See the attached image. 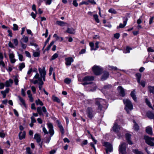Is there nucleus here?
<instances>
[{
    "label": "nucleus",
    "instance_id": "1",
    "mask_svg": "<svg viewBox=\"0 0 154 154\" xmlns=\"http://www.w3.org/2000/svg\"><path fill=\"white\" fill-rule=\"evenodd\" d=\"M47 125L49 129L48 132L45 127H43L42 131L45 134H48L49 133L51 137H52L54 134V131L53 129V126L51 123H49L47 124Z\"/></svg>",
    "mask_w": 154,
    "mask_h": 154
},
{
    "label": "nucleus",
    "instance_id": "2",
    "mask_svg": "<svg viewBox=\"0 0 154 154\" xmlns=\"http://www.w3.org/2000/svg\"><path fill=\"white\" fill-rule=\"evenodd\" d=\"M124 103L125 105V109L128 113L129 112V110H131L133 109V105L131 101L127 99H124L123 100Z\"/></svg>",
    "mask_w": 154,
    "mask_h": 154
},
{
    "label": "nucleus",
    "instance_id": "3",
    "mask_svg": "<svg viewBox=\"0 0 154 154\" xmlns=\"http://www.w3.org/2000/svg\"><path fill=\"white\" fill-rule=\"evenodd\" d=\"M29 41L28 37L25 36V35L22 36V38L20 41V42L21 45V47L23 49H25L27 47V45L24 44V43H26Z\"/></svg>",
    "mask_w": 154,
    "mask_h": 154
},
{
    "label": "nucleus",
    "instance_id": "4",
    "mask_svg": "<svg viewBox=\"0 0 154 154\" xmlns=\"http://www.w3.org/2000/svg\"><path fill=\"white\" fill-rule=\"evenodd\" d=\"M43 112L46 115L47 117L48 116V113L47 112V109L44 106H42V107H38L37 108V111L38 114L40 116H43V114L42 112Z\"/></svg>",
    "mask_w": 154,
    "mask_h": 154
},
{
    "label": "nucleus",
    "instance_id": "5",
    "mask_svg": "<svg viewBox=\"0 0 154 154\" xmlns=\"http://www.w3.org/2000/svg\"><path fill=\"white\" fill-rule=\"evenodd\" d=\"M34 72H37L35 75L34 76V79H37L39 81V86L38 88L40 90H42V85H43L44 83L42 81V78L41 77H39V74L37 72V69H35L34 70Z\"/></svg>",
    "mask_w": 154,
    "mask_h": 154
},
{
    "label": "nucleus",
    "instance_id": "6",
    "mask_svg": "<svg viewBox=\"0 0 154 154\" xmlns=\"http://www.w3.org/2000/svg\"><path fill=\"white\" fill-rule=\"evenodd\" d=\"M92 70L94 73L96 75H100L102 73L103 69L99 66L94 65L92 67Z\"/></svg>",
    "mask_w": 154,
    "mask_h": 154
},
{
    "label": "nucleus",
    "instance_id": "7",
    "mask_svg": "<svg viewBox=\"0 0 154 154\" xmlns=\"http://www.w3.org/2000/svg\"><path fill=\"white\" fill-rule=\"evenodd\" d=\"M146 143L151 146H154V143L152 141L154 140V137L151 138L147 136H144Z\"/></svg>",
    "mask_w": 154,
    "mask_h": 154
},
{
    "label": "nucleus",
    "instance_id": "8",
    "mask_svg": "<svg viewBox=\"0 0 154 154\" xmlns=\"http://www.w3.org/2000/svg\"><path fill=\"white\" fill-rule=\"evenodd\" d=\"M105 101L103 99L97 98L96 100V104L98 106V108L100 110L102 109V105L105 104Z\"/></svg>",
    "mask_w": 154,
    "mask_h": 154
},
{
    "label": "nucleus",
    "instance_id": "9",
    "mask_svg": "<svg viewBox=\"0 0 154 154\" xmlns=\"http://www.w3.org/2000/svg\"><path fill=\"white\" fill-rule=\"evenodd\" d=\"M126 144L123 143H121L119 146V152L120 154H126Z\"/></svg>",
    "mask_w": 154,
    "mask_h": 154
},
{
    "label": "nucleus",
    "instance_id": "10",
    "mask_svg": "<svg viewBox=\"0 0 154 154\" xmlns=\"http://www.w3.org/2000/svg\"><path fill=\"white\" fill-rule=\"evenodd\" d=\"M104 145L106 148V151L107 154H108L109 152L112 151V146L109 143L107 142H105L104 143Z\"/></svg>",
    "mask_w": 154,
    "mask_h": 154
},
{
    "label": "nucleus",
    "instance_id": "11",
    "mask_svg": "<svg viewBox=\"0 0 154 154\" xmlns=\"http://www.w3.org/2000/svg\"><path fill=\"white\" fill-rule=\"evenodd\" d=\"M86 112L88 117L91 119H92L94 115L92 108L91 107H88L87 109Z\"/></svg>",
    "mask_w": 154,
    "mask_h": 154
},
{
    "label": "nucleus",
    "instance_id": "12",
    "mask_svg": "<svg viewBox=\"0 0 154 154\" xmlns=\"http://www.w3.org/2000/svg\"><path fill=\"white\" fill-rule=\"evenodd\" d=\"M34 138L36 140L37 142L39 143L40 147L42 148V143H40L41 140V136L40 135L38 134H35L34 135Z\"/></svg>",
    "mask_w": 154,
    "mask_h": 154
},
{
    "label": "nucleus",
    "instance_id": "13",
    "mask_svg": "<svg viewBox=\"0 0 154 154\" xmlns=\"http://www.w3.org/2000/svg\"><path fill=\"white\" fill-rule=\"evenodd\" d=\"M38 70L41 76L46 75V72L45 67L43 66L42 68L40 67L39 68H38Z\"/></svg>",
    "mask_w": 154,
    "mask_h": 154
},
{
    "label": "nucleus",
    "instance_id": "14",
    "mask_svg": "<svg viewBox=\"0 0 154 154\" xmlns=\"http://www.w3.org/2000/svg\"><path fill=\"white\" fill-rule=\"evenodd\" d=\"M65 64L67 66H70L71 63L73 61V59L72 57H68L65 59Z\"/></svg>",
    "mask_w": 154,
    "mask_h": 154
},
{
    "label": "nucleus",
    "instance_id": "15",
    "mask_svg": "<svg viewBox=\"0 0 154 154\" xmlns=\"http://www.w3.org/2000/svg\"><path fill=\"white\" fill-rule=\"evenodd\" d=\"M121 128L118 125L116 122H115L112 127L113 131L116 133H118L120 129Z\"/></svg>",
    "mask_w": 154,
    "mask_h": 154
},
{
    "label": "nucleus",
    "instance_id": "16",
    "mask_svg": "<svg viewBox=\"0 0 154 154\" xmlns=\"http://www.w3.org/2000/svg\"><path fill=\"white\" fill-rule=\"evenodd\" d=\"M117 89L119 93L121 96L124 97L125 95V92L124 89L121 86H119L118 88Z\"/></svg>",
    "mask_w": 154,
    "mask_h": 154
},
{
    "label": "nucleus",
    "instance_id": "17",
    "mask_svg": "<svg viewBox=\"0 0 154 154\" xmlns=\"http://www.w3.org/2000/svg\"><path fill=\"white\" fill-rule=\"evenodd\" d=\"M123 24L122 23H120L119 24V26H117V28H123L126 26L127 24V21L128 20V18L127 17H124L123 19Z\"/></svg>",
    "mask_w": 154,
    "mask_h": 154
},
{
    "label": "nucleus",
    "instance_id": "18",
    "mask_svg": "<svg viewBox=\"0 0 154 154\" xmlns=\"http://www.w3.org/2000/svg\"><path fill=\"white\" fill-rule=\"evenodd\" d=\"M94 79V77L93 76H87L85 77L82 79L83 81H86L90 82V81H93Z\"/></svg>",
    "mask_w": 154,
    "mask_h": 154
},
{
    "label": "nucleus",
    "instance_id": "19",
    "mask_svg": "<svg viewBox=\"0 0 154 154\" xmlns=\"http://www.w3.org/2000/svg\"><path fill=\"white\" fill-rule=\"evenodd\" d=\"M3 54L0 52V66H2L3 67H5V64L3 60Z\"/></svg>",
    "mask_w": 154,
    "mask_h": 154
},
{
    "label": "nucleus",
    "instance_id": "20",
    "mask_svg": "<svg viewBox=\"0 0 154 154\" xmlns=\"http://www.w3.org/2000/svg\"><path fill=\"white\" fill-rule=\"evenodd\" d=\"M13 83V80L11 79L7 80L5 82V85L6 87L11 86Z\"/></svg>",
    "mask_w": 154,
    "mask_h": 154
},
{
    "label": "nucleus",
    "instance_id": "21",
    "mask_svg": "<svg viewBox=\"0 0 154 154\" xmlns=\"http://www.w3.org/2000/svg\"><path fill=\"white\" fill-rule=\"evenodd\" d=\"M9 57L11 62L12 63H14L16 61V60L14 58V54L13 53H10L9 54Z\"/></svg>",
    "mask_w": 154,
    "mask_h": 154
},
{
    "label": "nucleus",
    "instance_id": "22",
    "mask_svg": "<svg viewBox=\"0 0 154 154\" xmlns=\"http://www.w3.org/2000/svg\"><path fill=\"white\" fill-rule=\"evenodd\" d=\"M26 136V132L23 131V132H20L19 134V138L20 140H22Z\"/></svg>",
    "mask_w": 154,
    "mask_h": 154
},
{
    "label": "nucleus",
    "instance_id": "23",
    "mask_svg": "<svg viewBox=\"0 0 154 154\" xmlns=\"http://www.w3.org/2000/svg\"><path fill=\"white\" fill-rule=\"evenodd\" d=\"M131 136V135L129 134H127L125 135L126 140L127 141L128 144L132 145L133 144V143L130 140Z\"/></svg>",
    "mask_w": 154,
    "mask_h": 154
},
{
    "label": "nucleus",
    "instance_id": "24",
    "mask_svg": "<svg viewBox=\"0 0 154 154\" xmlns=\"http://www.w3.org/2000/svg\"><path fill=\"white\" fill-rule=\"evenodd\" d=\"M109 76V74L108 72H105L102 76L101 79L102 80H105L108 78Z\"/></svg>",
    "mask_w": 154,
    "mask_h": 154
},
{
    "label": "nucleus",
    "instance_id": "25",
    "mask_svg": "<svg viewBox=\"0 0 154 154\" xmlns=\"http://www.w3.org/2000/svg\"><path fill=\"white\" fill-rule=\"evenodd\" d=\"M146 132L148 134L152 135V128L149 126L147 127L146 128Z\"/></svg>",
    "mask_w": 154,
    "mask_h": 154
},
{
    "label": "nucleus",
    "instance_id": "26",
    "mask_svg": "<svg viewBox=\"0 0 154 154\" xmlns=\"http://www.w3.org/2000/svg\"><path fill=\"white\" fill-rule=\"evenodd\" d=\"M131 96L135 101H137V97L135 95V90H133L131 91Z\"/></svg>",
    "mask_w": 154,
    "mask_h": 154
},
{
    "label": "nucleus",
    "instance_id": "27",
    "mask_svg": "<svg viewBox=\"0 0 154 154\" xmlns=\"http://www.w3.org/2000/svg\"><path fill=\"white\" fill-rule=\"evenodd\" d=\"M66 32L71 34H74L75 33V29L72 28H68Z\"/></svg>",
    "mask_w": 154,
    "mask_h": 154
},
{
    "label": "nucleus",
    "instance_id": "28",
    "mask_svg": "<svg viewBox=\"0 0 154 154\" xmlns=\"http://www.w3.org/2000/svg\"><path fill=\"white\" fill-rule=\"evenodd\" d=\"M18 97L20 101L22 103V104L23 105V106L26 107V105L25 103L24 100L19 96H18Z\"/></svg>",
    "mask_w": 154,
    "mask_h": 154
},
{
    "label": "nucleus",
    "instance_id": "29",
    "mask_svg": "<svg viewBox=\"0 0 154 154\" xmlns=\"http://www.w3.org/2000/svg\"><path fill=\"white\" fill-rule=\"evenodd\" d=\"M133 122L134 123V129L136 131H138L139 129V126L134 120H133Z\"/></svg>",
    "mask_w": 154,
    "mask_h": 154
},
{
    "label": "nucleus",
    "instance_id": "30",
    "mask_svg": "<svg viewBox=\"0 0 154 154\" xmlns=\"http://www.w3.org/2000/svg\"><path fill=\"white\" fill-rule=\"evenodd\" d=\"M136 76L137 78V79L138 82V83H140V79L141 77V74L139 73H138L136 74Z\"/></svg>",
    "mask_w": 154,
    "mask_h": 154
},
{
    "label": "nucleus",
    "instance_id": "31",
    "mask_svg": "<svg viewBox=\"0 0 154 154\" xmlns=\"http://www.w3.org/2000/svg\"><path fill=\"white\" fill-rule=\"evenodd\" d=\"M147 116L150 119H154V115L151 112H148L147 114Z\"/></svg>",
    "mask_w": 154,
    "mask_h": 154
},
{
    "label": "nucleus",
    "instance_id": "32",
    "mask_svg": "<svg viewBox=\"0 0 154 154\" xmlns=\"http://www.w3.org/2000/svg\"><path fill=\"white\" fill-rule=\"evenodd\" d=\"M35 102L36 104L37 105H39L41 106H42L43 105V103L39 99H38L37 100H36L35 101Z\"/></svg>",
    "mask_w": 154,
    "mask_h": 154
},
{
    "label": "nucleus",
    "instance_id": "33",
    "mask_svg": "<svg viewBox=\"0 0 154 154\" xmlns=\"http://www.w3.org/2000/svg\"><path fill=\"white\" fill-rule=\"evenodd\" d=\"M56 23L57 25L61 26H63L66 24V23L61 21H57Z\"/></svg>",
    "mask_w": 154,
    "mask_h": 154
},
{
    "label": "nucleus",
    "instance_id": "34",
    "mask_svg": "<svg viewBox=\"0 0 154 154\" xmlns=\"http://www.w3.org/2000/svg\"><path fill=\"white\" fill-rule=\"evenodd\" d=\"M52 99L54 101L57 102V103H60V100L54 95L52 96Z\"/></svg>",
    "mask_w": 154,
    "mask_h": 154
},
{
    "label": "nucleus",
    "instance_id": "35",
    "mask_svg": "<svg viewBox=\"0 0 154 154\" xmlns=\"http://www.w3.org/2000/svg\"><path fill=\"white\" fill-rule=\"evenodd\" d=\"M19 70L20 71H21L22 69L25 67V63H22L19 64Z\"/></svg>",
    "mask_w": 154,
    "mask_h": 154
},
{
    "label": "nucleus",
    "instance_id": "36",
    "mask_svg": "<svg viewBox=\"0 0 154 154\" xmlns=\"http://www.w3.org/2000/svg\"><path fill=\"white\" fill-rule=\"evenodd\" d=\"M58 127L60 128V131L61 132L62 134L63 135L64 133V129H63V127L60 124H59L58 125Z\"/></svg>",
    "mask_w": 154,
    "mask_h": 154
},
{
    "label": "nucleus",
    "instance_id": "37",
    "mask_svg": "<svg viewBox=\"0 0 154 154\" xmlns=\"http://www.w3.org/2000/svg\"><path fill=\"white\" fill-rule=\"evenodd\" d=\"M89 45L91 47V50H96V49L94 47V44L93 42H90L89 43Z\"/></svg>",
    "mask_w": 154,
    "mask_h": 154
},
{
    "label": "nucleus",
    "instance_id": "38",
    "mask_svg": "<svg viewBox=\"0 0 154 154\" xmlns=\"http://www.w3.org/2000/svg\"><path fill=\"white\" fill-rule=\"evenodd\" d=\"M17 54L18 56L19 60L21 61H24L23 55L20 54L18 52H17Z\"/></svg>",
    "mask_w": 154,
    "mask_h": 154
},
{
    "label": "nucleus",
    "instance_id": "39",
    "mask_svg": "<svg viewBox=\"0 0 154 154\" xmlns=\"http://www.w3.org/2000/svg\"><path fill=\"white\" fill-rule=\"evenodd\" d=\"M95 20V21L97 23H99L100 22L99 20L98 19V16L97 14H94L93 16Z\"/></svg>",
    "mask_w": 154,
    "mask_h": 154
},
{
    "label": "nucleus",
    "instance_id": "40",
    "mask_svg": "<svg viewBox=\"0 0 154 154\" xmlns=\"http://www.w3.org/2000/svg\"><path fill=\"white\" fill-rule=\"evenodd\" d=\"M112 86L111 85H107L105 86L102 89L103 91H104L105 89H109L112 88Z\"/></svg>",
    "mask_w": 154,
    "mask_h": 154
},
{
    "label": "nucleus",
    "instance_id": "41",
    "mask_svg": "<svg viewBox=\"0 0 154 154\" xmlns=\"http://www.w3.org/2000/svg\"><path fill=\"white\" fill-rule=\"evenodd\" d=\"M131 49H132L131 48L127 47L126 48L125 51H124V53H129L130 52V50Z\"/></svg>",
    "mask_w": 154,
    "mask_h": 154
},
{
    "label": "nucleus",
    "instance_id": "42",
    "mask_svg": "<svg viewBox=\"0 0 154 154\" xmlns=\"http://www.w3.org/2000/svg\"><path fill=\"white\" fill-rule=\"evenodd\" d=\"M148 89L149 90V92L150 93H154V87L149 86L148 87Z\"/></svg>",
    "mask_w": 154,
    "mask_h": 154
},
{
    "label": "nucleus",
    "instance_id": "43",
    "mask_svg": "<svg viewBox=\"0 0 154 154\" xmlns=\"http://www.w3.org/2000/svg\"><path fill=\"white\" fill-rule=\"evenodd\" d=\"M109 12L112 14H116L117 13L116 11L114 9L110 8L109 9Z\"/></svg>",
    "mask_w": 154,
    "mask_h": 154
},
{
    "label": "nucleus",
    "instance_id": "44",
    "mask_svg": "<svg viewBox=\"0 0 154 154\" xmlns=\"http://www.w3.org/2000/svg\"><path fill=\"white\" fill-rule=\"evenodd\" d=\"M133 151L135 154H143L141 152L139 151L136 149L133 150Z\"/></svg>",
    "mask_w": 154,
    "mask_h": 154
},
{
    "label": "nucleus",
    "instance_id": "45",
    "mask_svg": "<svg viewBox=\"0 0 154 154\" xmlns=\"http://www.w3.org/2000/svg\"><path fill=\"white\" fill-rule=\"evenodd\" d=\"M40 52L38 51H35L33 52V55L34 57H38L39 56Z\"/></svg>",
    "mask_w": 154,
    "mask_h": 154
},
{
    "label": "nucleus",
    "instance_id": "46",
    "mask_svg": "<svg viewBox=\"0 0 154 154\" xmlns=\"http://www.w3.org/2000/svg\"><path fill=\"white\" fill-rule=\"evenodd\" d=\"M14 80L15 84L16 85H18L19 80L17 76H15V78L14 79Z\"/></svg>",
    "mask_w": 154,
    "mask_h": 154
},
{
    "label": "nucleus",
    "instance_id": "47",
    "mask_svg": "<svg viewBox=\"0 0 154 154\" xmlns=\"http://www.w3.org/2000/svg\"><path fill=\"white\" fill-rule=\"evenodd\" d=\"M54 41H52V42H51L50 44V45L47 48L46 50L47 51L49 50L50 49V48H51V46L54 44Z\"/></svg>",
    "mask_w": 154,
    "mask_h": 154
},
{
    "label": "nucleus",
    "instance_id": "48",
    "mask_svg": "<svg viewBox=\"0 0 154 154\" xmlns=\"http://www.w3.org/2000/svg\"><path fill=\"white\" fill-rule=\"evenodd\" d=\"M145 102L146 104L148 105V106L151 108L152 109L153 108L152 106L151 105L150 103L149 102V101L147 99H145Z\"/></svg>",
    "mask_w": 154,
    "mask_h": 154
},
{
    "label": "nucleus",
    "instance_id": "49",
    "mask_svg": "<svg viewBox=\"0 0 154 154\" xmlns=\"http://www.w3.org/2000/svg\"><path fill=\"white\" fill-rule=\"evenodd\" d=\"M71 81V80L68 78H66L64 80V82L67 84H69L70 83Z\"/></svg>",
    "mask_w": 154,
    "mask_h": 154
},
{
    "label": "nucleus",
    "instance_id": "50",
    "mask_svg": "<svg viewBox=\"0 0 154 154\" xmlns=\"http://www.w3.org/2000/svg\"><path fill=\"white\" fill-rule=\"evenodd\" d=\"M58 56V55L57 54L55 53L54 54L52 57L51 60H54L56 59L57 58Z\"/></svg>",
    "mask_w": 154,
    "mask_h": 154
},
{
    "label": "nucleus",
    "instance_id": "51",
    "mask_svg": "<svg viewBox=\"0 0 154 154\" xmlns=\"http://www.w3.org/2000/svg\"><path fill=\"white\" fill-rule=\"evenodd\" d=\"M13 29L14 31L18 30V26L16 24H14L13 25Z\"/></svg>",
    "mask_w": 154,
    "mask_h": 154
},
{
    "label": "nucleus",
    "instance_id": "52",
    "mask_svg": "<svg viewBox=\"0 0 154 154\" xmlns=\"http://www.w3.org/2000/svg\"><path fill=\"white\" fill-rule=\"evenodd\" d=\"M89 4L88 1H82L79 4V5H83V4L85 5H88Z\"/></svg>",
    "mask_w": 154,
    "mask_h": 154
},
{
    "label": "nucleus",
    "instance_id": "53",
    "mask_svg": "<svg viewBox=\"0 0 154 154\" xmlns=\"http://www.w3.org/2000/svg\"><path fill=\"white\" fill-rule=\"evenodd\" d=\"M9 91V89L8 88H7L4 91H1V94H6L7 93H8Z\"/></svg>",
    "mask_w": 154,
    "mask_h": 154
},
{
    "label": "nucleus",
    "instance_id": "54",
    "mask_svg": "<svg viewBox=\"0 0 154 154\" xmlns=\"http://www.w3.org/2000/svg\"><path fill=\"white\" fill-rule=\"evenodd\" d=\"M13 43L15 46H17L18 45V41L17 38L13 39Z\"/></svg>",
    "mask_w": 154,
    "mask_h": 154
},
{
    "label": "nucleus",
    "instance_id": "55",
    "mask_svg": "<svg viewBox=\"0 0 154 154\" xmlns=\"http://www.w3.org/2000/svg\"><path fill=\"white\" fill-rule=\"evenodd\" d=\"M26 151L27 153L28 154H32V152L31 151L30 148L29 147L26 148Z\"/></svg>",
    "mask_w": 154,
    "mask_h": 154
},
{
    "label": "nucleus",
    "instance_id": "56",
    "mask_svg": "<svg viewBox=\"0 0 154 154\" xmlns=\"http://www.w3.org/2000/svg\"><path fill=\"white\" fill-rule=\"evenodd\" d=\"M120 37V34L117 33L114 34V37L117 39H118Z\"/></svg>",
    "mask_w": 154,
    "mask_h": 154
},
{
    "label": "nucleus",
    "instance_id": "57",
    "mask_svg": "<svg viewBox=\"0 0 154 154\" xmlns=\"http://www.w3.org/2000/svg\"><path fill=\"white\" fill-rule=\"evenodd\" d=\"M108 67L110 68V69H112L114 70H117L118 69V68L116 67H114L112 66H109Z\"/></svg>",
    "mask_w": 154,
    "mask_h": 154
},
{
    "label": "nucleus",
    "instance_id": "58",
    "mask_svg": "<svg viewBox=\"0 0 154 154\" xmlns=\"http://www.w3.org/2000/svg\"><path fill=\"white\" fill-rule=\"evenodd\" d=\"M26 90H24L22 88L21 90V93L22 95L23 96H25L26 95V93L25 91Z\"/></svg>",
    "mask_w": 154,
    "mask_h": 154
},
{
    "label": "nucleus",
    "instance_id": "59",
    "mask_svg": "<svg viewBox=\"0 0 154 154\" xmlns=\"http://www.w3.org/2000/svg\"><path fill=\"white\" fill-rule=\"evenodd\" d=\"M5 136V134L4 133L2 132H0V137L4 138Z\"/></svg>",
    "mask_w": 154,
    "mask_h": 154
},
{
    "label": "nucleus",
    "instance_id": "60",
    "mask_svg": "<svg viewBox=\"0 0 154 154\" xmlns=\"http://www.w3.org/2000/svg\"><path fill=\"white\" fill-rule=\"evenodd\" d=\"M72 4L75 7H77L78 6V4L77 3L76 0H73L72 2Z\"/></svg>",
    "mask_w": 154,
    "mask_h": 154
},
{
    "label": "nucleus",
    "instance_id": "61",
    "mask_svg": "<svg viewBox=\"0 0 154 154\" xmlns=\"http://www.w3.org/2000/svg\"><path fill=\"white\" fill-rule=\"evenodd\" d=\"M31 122L32 123H34L36 122V120H35L34 117L33 116H32L31 117Z\"/></svg>",
    "mask_w": 154,
    "mask_h": 154
},
{
    "label": "nucleus",
    "instance_id": "62",
    "mask_svg": "<svg viewBox=\"0 0 154 154\" xmlns=\"http://www.w3.org/2000/svg\"><path fill=\"white\" fill-rule=\"evenodd\" d=\"M8 45L9 46L10 48H15L14 45L11 41L9 42Z\"/></svg>",
    "mask_w": 154,
    "mask_h": 154
},
{
    "label": "nucleus",
    "instance_id": "63",
    "mask_svg": "<svg viewBox=\"0 0 154 154\" xmlns=\"http://www.w3.org/2000/svg\"><path fill=\"white\" fill-rule=\"evenodd\" d=\"M88 2L89 3V2L93 5H95L96 4V2L94 1V0H88Z\"/></svg>",
    "mask_w": 154,
    "mask_h": 154
},
{
    "label": "nucleus",
    "instance_id": "64",
    "mask_svg": "<svg viewBox=\"0 0 154 154\" xmlns=\"http://www.w3.org/2000/svg\"><path fill=\"white\" fill-rule=\"evenodd\" d=\"M25 54L26 55V56L29 57H31V55L30 53L28 51H25Z\"/></svg>",
    "mask_w": 154,
    "mask_h": 154
}]
</instances>
